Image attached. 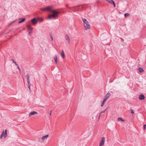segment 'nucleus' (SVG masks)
Returning <instances> with one entry per match:
<instances>
[{
  "instance_id": "6ab92c4d",
  "label": "nucleus",
  "mask_w": 146,
  "mask_h": 146,
  "mask_svg": "<svg viewBox=\"0 0 146 146\" xmlns=\"http://www.w3.org/2000/svg\"><path fill=\"white\" fill-rule=\"evenodd\" d=\"M139 70L140 72H144V70L143 68H139Z\"/></svg>"
},
{
  "instance_id": "20e7f679",
  "label": "nucleus",
  "mask_w": 146,
  "mask_h": 146,
  "mask_svg": "<svg viewBox=\"0 0 146 146\" xmlns=\"http://www.w3.org/2000/svg\"><path fill=\"white\" fill-rule=\"evenodd\" d=\"M7 136V130L3 131L0 137H6Z\"/></svg>"
},
{
  "instance_id": "f03ea898",
  "label": "nucleus",
  "mask_w": 146,
  "mask_h": 146,
  "mask_svg": "<svg viewBox=\"0 0 146 146\" xmlns=\"http://www.w3.org/2000/svg\"><path fill=\"white\" fill-rule=\"evenodd\" d=\"M82 20L83 22V25L86 30L90 29L91 26L88 22L85 19L82 18Z\"/></svg>"
},
{
  "instance_id": "72a5a7b5",
  "label": "nucleus",
  "mask_w": 146,
  "mask_h": 146,
  "mask_svg": "<svg viewBox=\"0 0 146 146\" xmlns=\"http://www.w3.org/2000/svg\"><path fill=\"white\" fill-rule=\"evenodd\" d=\"M104 103H103L102 102V104L101 105V107H102L104 106Z\"/></svg>"
},
{
  "instance_id": "f257e3e1",
  "label": "nucleus",
  "mask_w": 146,
  "mask_h": 146,
  "mask_svg": "<svg viewBox=\"0 0 146 146\" xmlns=\"http://www.w3.org/2000/svg\"><path fill=\"white\" fill-rule=\"evenodd\" d=\"M40 9L43 11H49L52 13V14H50L48 16L47 19L49 20L56 18L58 17V12L56 10H54L52 6H48L46 7L40 8Z\"/></svg>"
},
{
  "instance_id": "7ed1b4c3",
  "label": "nucleus",
  "mask_w": 146,
  "mask_h": 146,
  "mask_svg": "<svg viewBox=\"0 0 146 146\" xmlns=\"http://www.w3.org/2000/svg\"><path fill=\"white\" fill-rule=\"evenodd\" d=\"M82 7V6H78L76 7H74L72 8L73 9V11H79L80 7Z\"/></svg>"
},
{
  "instance_id": "9d476101",
  "label": "nucleus",
  "mask_w": 146,
  "mask_h": 146,
  "mask_svg": "<svg viewBox=\"0 0 146 146\" xmlns=\"http://www.w3.org/2000/svg\"><path fill=\"white\" fill-rule=\"evenodd\" d=\"M47 137H39L38 139L40 142H42L46 139Z\"/></svg>"
},
{
  "instance_id": "f3484780",
  "label": "nucleus",
  "mask_w": 146,
  "mask_h": 146,
  "mask_svg": "<svg viewBox=\"0 0 146 146\" xmlns=\"http://www.w3.org/2000/svg\"><path fill=\"white\" fill-rule=\"evenodd\" d=\"M117 120L119 121H124V120H123V119L121 117H118L117 118Z\"/></svg>"
},
{
  "instance_id": "39448f33",
  "label": "nucleus",
  "mask_w": 146,
  "mask_h": 146,
  "mask_svg": "<svg viewBox=\"0 0 146 146\" xmlns=\"http://www.w3.org/2000/svg\"><path fill=\"white\" fill-rule=\"evenodd\" d=\"M105 141V137H102L99 146H102L104 145Z\"/></svg>"
},
{
  "instance_id": "e433bc0d",
  "label": "nucleus",
  "mask_w": 146,
  "mask_h": 146,
  "mask_svg": "<svg viewBox=\"0 0 146 146\" xmlns=\"http://www.w3.org/2000/svg\"><path fill=\"white\" fill-rule=\"evenodd\" d=\"M31 33V32H29V34H30Z\"/></svg>"
},
{
  "instance_id": "ddd939ff",
  "label": "nucleus",
  "mask_w": 146,
  "mask_h": 146,
  "mask_svg": "<svg viewBox=\"0 0 146 146\" xmlns=\"http://www.w3.org/2000/svg\"><path fill=\"white\" fill-rule=\"evenodd\" d=\"M19 19L21 21H19V23H21L24 22L25 21L26 19L25 18H19Z\"/></svg>"
},
{
  "instance_id": "9b49d317",
  "label": "nucleus",
  "mask_w": 146,
  "mask_h": 146,
  "mask_svg": "<svg viewBox=\"0 0 146 146\" xmlns=\"http://www.w3.org/2000/svg\"><path fill=\"white\" fill-rule=\"evenodd\" d=\"M139 99L140 100H143L145 99V96L144 95L141 94L139 96Z\"/></svg>"
},
{
  "instance_id": "4468645a",
  "label": "nucleus",
  "mask_w": 146,
  "mask_h": 146,
  "mask_svg": "<svg viewBox=\"0 0 146 146\" xmlns=\"http://www.w3.org/2000/svg\"><path fill=\"white\" fill-rule=\"evenodd\" d=\"M54 59L55 61V63L57 64L58 63V59L57 56L56 55H55L54 57Z\"/></svg>"
},
{
  "instance_id": "cd10ccee",
  "label": "nucleus",
  "mask_w": 146,
  "mask_h": 146,
  "mask_svg": "<svg viewBox=\"0 0 146 146\" xmlns=\"http://www.w3.org/2000/svg\"><path fill=\"white\" fill-rule=\"evenodd\" d=\"M146 124L144 125L143 126V129L144 130L146 129Z\"/></svg>"
},
{
  "instance_id": "c756f323",
  "label": "nucleus",
  "mask_w": 146,
  "mask_h": 146,
  "mask_svg": "<svg viewBox=\"0 0 146 146\" xmlns=\"http://www.w3.org/2000/svg\"><path fill=\"white\" fill-rule=\"evenodd\" d=\"M31 86V85H28V88L30 90V86Z\"/></svg>"
},
{
  "instance_id": "ea45409f",
  "label": "nucleus",
  "mask_w": 146,
  "mask_h": 146,
  "mask_svg": "<svg viewBox=\"0 0 146 146\" xmlns=\"http://www.w3.org/2000/svg\"><path fill=\"white\" fill-rule=\"evenodd\" d=\"M50 115H51V112L50 113Z\"/></svg>"
},
{
  "instance_id": "2f4dec72",
  "label": "nucleus",
  "mask_w": 146,
  "mask_h": 146,
  "mask_svg": "<svg viewBox=\"0 0 146 146\" xmlns=\"http://www.w3.org/2000/svg\"><path fill=\"white\" fill-rule=\"evenodd\" d=\"M49 135H46L43 136V137H48Z\"/></svg>"
},
{
  "instance_id": "7c9ffc66",
  "label": "nucleus",
  "mask_w": 146,
  "mask_h": 146,
  "mask_svg": "<svg viewBox=\"0 0 146 146\" xmlns=\"http://www.w3.org/2000/svg\"><path fill=\"white\" fill-rule=\"evenodd\" d=\"M112 4L113 5H114V7H115V5L114 3V2Z\"/></svg>"
},
{
  "instance_id": "dca6fc26",
  "label": "nucleus",
  "mask_w": 146,
  "mask_h": 146,
  "mask_svg": "<svg viewBox=\"0 0 146 146\" xmlns=\"http://www.w3.org/2000/svg\"><path fill=\"white\" fill-rule=\"evenodd\" d=\"M61 54L62 57L63 58H64L65 57V56L64 51L63 50H62L61 53Z\"/></svg>"
},
{
  "instance_id": "423d86ee",
  "label": "nucleus",
  "mask_w": 146,
  "mask_h": 146,
  "mask_svg": "<svg viewBox=\"0 0 146 146\" xmlns=\"http://www.w3.org/2000/svg\"><path fill=\"white\" fill-rule=\"evenodd\" d=\"M32 24L33 25H35L37 23V21L36 20L35 18H34L32 19L31 20Z\"/></svg>"
},
{
  "instance_id": "aec40b11",
  "label": "nucleus",
  "mask_w": 146,
  "mask_h": 146,
  "mask_svg": "<svg viewBox=\"0 0 146 146\" xmlns=\"http://www.w3.org/2000/svg\"><path fill=\"white\" fill-rule=\"evenodd\" d=\"M30 76L29 74H27L26 76V78L27 80H30Z\"/></svg>"
},
{
  "instance_id": "4be33fe9",
  "label": "nucleus",
  "mask_w": 146,
  "mask_h": 146,
  "mask_svg": "<svg viewBox=\"0 0 146 146\" xmlns=\"http://www.w3.org/2000/svg\"><path fill=\"white\" fill-rule=\"evenodd\" d=\"M108 107L107 108H106V109H105L104 110L102 111L101 112V113H105L106 112V110H107L108 108Z\"/></svg>"
},
{
  "instance_id": "bb28decb",
  "label": "nucleus",
  "mask_w": 146,
  "mask_h": 146,
  "mask_svg": "<svg viewBox=\"0 0 146 146\" xmlns=\"http://www.w3.org/2000/svg\"><path fill=\"white\" fill-rule=\"evenodd\" d=\"M50 37H51V40L52 41H53V40L54 39H53V37H52V35H50Z\"/></svg>"
},
{
  "instance_id": "6e6552de",
  "label": "nucleus",
  "mask_w": 146,
  "mask_h": 146,
  "mask_svg": "<svg viewBox=\"0 0 146 146\" xmlns=\"http://www.w3.org/2000/svg\"><path fill=\"white\" fill-rule=\"evenodd\" d=\"M27 27L28 28V29L29 31H32L33 28L32 27L30 24H28L27 25Z\"/></svg>"
},
{
  "instance_id": "c85d7f7f",
  "label": "nucleus",
  "mask_w": 146,
  "mask_h": 146,
  "mask_svg": "<svg viewBox=\"0 0 146 146\" xmlns=\"http://www.w3.org/2000/svg\"><path fill=\"white\" fill-rule=\"evenodd\" d=\"M16 21V20L14 21H12V22L9 25H10L12 23H13L15 22Z\"/></svg>"
},
{
  "instance_id": "f704fd0d",
  "label": "nucleus",
  "mask_w": 146,
  "mask_h": 146,
  "mask_svg": "<svg viewBox=\"0 0 146 146\" xmlns=\"http://www.w3.org/2000/svg\"><path fill=\"white\" fill-rule=\"evenodd\" d=\"M15 65L16 66H18V64L16 63V62L15 64Z\"/></svg>"
},
{
  "instance_id": "c9c22d12",
  "label": "nucleus",
  "mask_w": 146,
  "mask_h": 146,
  "mask_svg": "<svg viewBox=\"0 0 146 146\" xmlns=\"http://www.w3.org/2000/svg\"><path fill=\"white\" fill-rule=\"evenodd\" d=\"M100 116L98 118V119L99 120L100 119Z\"/></svg>"
},
{
  "instance_id": "412c9836",
  "label": "nucleus",
  "mask_w": 146,
  "mask_h": 146,
  "mask_svg": "<svg viewBox=\"0 0 146 146\" xmlns=\"http://www.w3.org/2000/svg\"><path fill=\"white\" fill-rule=\"evenodd\" d=\"M130 15V14L128 13H126L124 14V16L125 17H127Z\"/></svg>"
},
{
  "instance_id": "473e14b6",
  "label": "nucleus",
  "mask_w": 146,
  "mask_h": 146,
  "mask_svg": "<svg viewBox=\"0 0 146 146\" xmlns=\"http://www.w3.org/2000/svg\"><path fill=\"white\" fill-rule=\"evenodd\" d=\"M17 68H18V69L20 71H21V70H20V68L19 66H17Z\"/></svg>"
},
{
  "instance_id": "b1692460",
  "label": "nucleus",
  "mask_w": 146,
  "mask_h": 146,
  "mask_svg": "<svg viewBox=\"0 0 146 146\" xmlns=\"http://www.w3.org/2000/svg\"><path fill=\"white\" fill-rule=\"evenodd\" d=\"M27 82L28 83V85H31L30 82V80H27Z\"/></svg>"
},
{
  "instance_id": "f8f14e48",
  "label": "nucleus",
  "mask_w": 146,
  "mask_h": 146,
  "mask_svg": "<svg viewBox=\"0 0 146 146\" xmlns=\"http://www.w3.org/2000/svg\"><path fill=\"white\" fill-rule=\"evenodd\" d=\"M37 19L39 21L40 23H41L44 21V19L42 17H37Z\"/></svg>"
},
{
  "instance_id": "1a4fd4ad",
  "label": "nucleus",
  "mask_w": 146,
  "mask_h": 146,
  "mask_svg": "<svg viewBox=\"0 0 146 146\" xmlns=\"http://www.w3.org/2000/svg\"><path fill=\"white\" fill-rule=\"evenodd\" d=\"M37 113V112L36 111H32L31 112H30L29 115V117H31L32 115H35V114H36Z\"/></svg>"
},
{
  "instance_id": "5701e85b",
  "label": "nucleus",
  "mask_w": 146,
  "mask_h": 146,
  "mask_svg": "<svg viewBox=\"0 0 146 146\" xmlns=\"http://www.w3.org/2000/svg\"><path fill=\"white\" fill-rule=\"evenodd\" d=\"M107 100L106 98H104L102 101V102L105 104Z\"/></svg>"
},
{
  "instance_id": "0eeeda50",
  "label": "nucleus",
  "mask_w": 146,
  "mask_h": 146,
  "mask_svg": "<svg viewBox=\"0 0 146 146\" xmlns=\"http://www.w3.org/2000/svg\"><path fill=\"white\" fill-rule=\"evenodd\" d=\"M65 39L67 41L68 43H70V39L68 35H66L65 36Z\"/></svg>"
},
{
  "instance_id": "2eb2a0df",
  "label": "nucleus",
  "mask_w": 146,
  "mask_h": 146,
  "mask_svg": "<svg viewBox=\"0 0 146 146\" xmlns=\"http://www.w3.org/2000/svg\"><path fill=\"white\" fill-rule=\"evenodd\" d=\"M110 95L111 94L110 93H108L106 95L105 98H106L107 99L110 96Z\"/></svg>"
},
{
  "instance_id": "a211bd4d",
  "label": "nucleus",
  "mask_w": 146,
  "mask_h": 146,
  "mask_svg": "<svg viewBox=\"0 0 146 146\" xmlns=\"http://www.w3.org/2000/svg\"><path fill=\"white\" fill-rule=\"evenodd\" d=\"M108 2L110 3V4H112L114 2L112 0H106Z\"/></svg>"
},
{
  "instance_id": "a878e982",
  "label": "nucleus",
  "mask_w": 146,
  "mask_h": 146,
  "mask_svg": "<svg viewBox=\"0 0 146 146\" xmlns=\"http://www.w3.org/2000/svg\"><path fill=\"white\" fill-rule=\"evenodd\" d=\"M11 60H12L13 62L15 64L16 63V62L13 59H11Z\"/></svg>"
},
{
  "instance_id": "58836bf2",
  "label": "nucleus",
  "mask_w": 146,
  "mask_h": 146,
  "mask_svg": "<svg viewBox=\"0 0 146 146\" xmlns=\"http://www.w3.org/2000/svg\"><path fill=\"white\" fill-rule=\"evenodd\" d=\"M66 7H68V4H66Z\"/></svg>"
},
{
  "instance_id": "393cba45",
  "label": "nucleus",
  "mask_w": 146,
  "mask_h": 146,
  "mask_svg": "<svg viewBox=\"0 0 146 146\" xmlns=\"http://www.w3.org/2000/svg\"><path fill=\"white\" fill-rule=\"evenodd\" d=\"M131 113L132 114H134V111L132 109H131Z\"/></svg>"
},
{
  "instance_id": "4c0bfd02",
  "label": "nucleus",
  "mask_w": 146,
  "mask_h": 146,
  "mask_svg": "<svg viewBox=\"0 0 146 146\" xmlns=\"http://www.w3.org/2000/svg\"><path fill=\"white\" fill-rule=\"evenodd\" d=\"M102 113H101V112L99 114V116H100V115H101V114Z\"/></svg>"
}]
</instances>
